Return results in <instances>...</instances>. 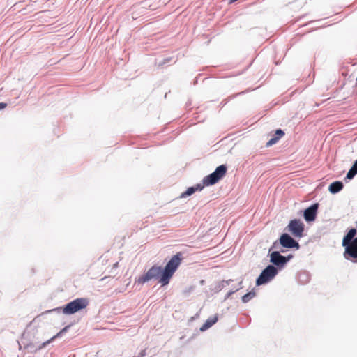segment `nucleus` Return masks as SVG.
<instances>
[{"mask_svg": "<svg viewBox=\"0 0 357 357\" xmlns=\"http://www.w3.org/2000/svg\"><path fill=\"white\" fill-rule=\"evenodd\" d=\"M181 253L174 255L164 268L161 266H153L145 274L138 278V283L144 284L151 280H158L162 286L168 284L170 279L181 264Z\"/></svg>", "mask_w": 357, "mask_h": 357, "instance_id": "obj_1", "label": "nucleus"}, {"mask_svg": "<svg viewBox=\"0 0 357 357\" xmlns=\"http://www.w3.org/2000/svg\"><path fill=\"white\" fill-rule=\"evenodd\" d=\"M89 305V301L85 298H76L62 307L56 309L57 311H61L64 314H73L82 309H84Z\"/></svg>", "mask_w": 357, "mask_h": 357, "instance_id": "obj_2", "label": "nucleus"}, {"mask_svg": "<svg viewBox=\"0 0 357 357\" xmlns=\"http://www.w3.org/2000/svg\"><path fill=\"white\" fill-rule=\"evenodd\" d=\"M226 172V165H221L218 166L213 173L204 178L203 184L206 186L215 184L225 176Z\"/></svg>", "mask_w": 357, "mask_h": 357, "instance_id": "obj_3", "label": "nucleus"}, {"mask_svg": "<svg viewBox=\"0 0 357 357\" xmlns=\"http://www.w3.org/2000/svg\"><path fill=\"white\" fill-rule=\"evenodd\" d=\"M278 274V268L273 265L267 266L256 280L257 285H262L270 282Z\"/></svg>", "mask_w": 357, "mask_h": 357, "instance_id": "obj_4", "label": "nucleus"}, {"mask_svg": "<svg viewBox=\"0 0 357 357\" xmlns=\"http://www.w3.org/2000/svg\"><path fill=\"white\" fill-rule=\"evenodd\" d=\"M288 231H290L295 237L301 238L303 236L304 231V224L297 219L290 221L287 226Z\"/></svg>", "mask_w": 357, "mask_h": 357, "instance_id": "obj_5", "label": "nucleus"}, {"mask_svg": "<svg viewBox=\"0 0 357 357\" xmlns=\"http://www.w3.org/2000/svg\"><path fill=\"white\" fill-rule=\"evenodd\" d=\"M280 243L282 247L286 248H296L298 250L300 247L299 243L288 234H283L281 235L280 238Z\"/></svg>", "mask_w": 357, "mask_h": 357, "instance_id": "obj_6", "label": "nucleus"}, {"mask_svg": "<svg viewBox=\"0 0 357 357\" xmlns=\"http://www.w3.org/2000/svg\"><path fill=\"white\" fill-rule=\"evenodd\" d=\"M269 256L270 261L279 268H283L287 264L284 256L282 255L280 251H273L269 253Z\"/></svg>", "mask_w": 357, "mask_h": 357, "instance_id": "obj_7", "label": "nucleus"}, {"mask_svg": "<svg viewBox=\"0 0 357 357\" xmlns=\"http://www.w3.org/2000/svg\"><path fill=\"white\" fill-rule=\"evenodd\" d=\"M344 247L345 252L344 255L347 259H349L350 257L357 259V237L351 243H348Z\"/></svg>", "mask_w": 357, "mask_h": 357, "instance_id": "obj_8", "label": "nucleus"}, {"mask_svg": "<svg viewBox=\"0 0 357 357\" xmlns=\"http://www.w3.org/2000/svg\"><path fill=\"white\" fill-rule=\"evenodd\" d=\"M319 204L315 203L304 211L303 216L307 222L314 221L316 218Z\"/></svg>", "mask_w": 357, "mask_h": 357, "instance_id": "obj_9", "label": "nucleus"}, {"mask_svg": "<svg viewBox=\"0 0 357 357\" xmlns=\"http://www.w3.org/2000/svg\"><path fill=\"white\" fill-rule=\"evenodd\" d=\"M344 187V184L342 181H334L330 184L328 190L332 194H336L341 191Z\"/></svg>", "mask_w": 357, "mask_h": 357, "instance_id": "obj_10", "label": "nucleus"}, {"mask_svg": "<svg viewBox=\"0 0 357 357\" xmlns=\"http://www.w3.org/2000/svg\"><path fill=\"white\" fill-rule=\"evenodd\" d=\"M356 234V229L354 228L351 229L343 238L342 246H346L348 243H351L355 238L354 236Z\"/></svg>", "mask_w": 357, "mask_h": 357, "instance_id": "obj_11", "label": "nucleus"}, {"mask_svg": "<svg viewBox=\"0 0 357 357\" xmlns=\"http://www.w3.org/2000/svg\"><path fill=\"white\" fill-rule=\"evenodd\" d=\"M218 319V315L216 314L213 317H209L205 323L202 326L200 330L204 331L215 324Z\"/></svg>", "mask_w": 357, "mask_h": 357, "instance_id": "obj_12", "label": "nucleus"}, {"mask_svg": "<svg viewBox=\"0 0 357 357\" xmlns=\"http://www.w3.org/2000/svg\"><path fill=\"white\" fill-rule=\"evenodd\" d=\"M70 328V326H66V327H64L61 331H59L56 335H55L54 336H53L52 338H50V340H48L47 341L43 342L41 346L39 347V349H43L44 347H45L48 344H50V342H52L54 339L57 338V337H59L61 334L66 333L68 331V328Z\"/></svg>", "mask_w": 357, "mask_h": 357, "instance_id": "obj_13", "label": "nucleus"}, {"mask_svg": "<svg viewBox=\"0 0 357 357\" xmlns=\"http://www.w3.org/2000/svg\"><path fill=\"white\" fill-rule=\"evenodd\" d=\"M203 186L201 184H197L195 187H190L187 190L181 194V197H186L192 195L197 190H201Z\"/></svg>", "mask_w": 357, "mask_h": 357, "instance_id": "obj_14", "label": "nucleus"}, {"mask_svg": "<svg viewBox=\"0 0 357 357\" xmlns=\"http://www.w3.org/2000/svg\"><path fill=\"white\" fill-rule=\"evenodd\" d=\"M356 174H357V160L355 161L352 167L347 172L345 178L349 180L352 179L356 176Z\"/></svg>", "mask_w": 357, "mask_h": 357, "instance_id": "obj_15", "label": "nucleus"}, {"mask_svg": "<svg viewBox=\"0 0 357 357\" xmlns=\"http://www.w3.org/2000/svg\"><path fill=\"white\" fill-rule=\"evenodd\" d=\"M255 296V292L254 291H251L246 294H245L242 297V301L244 303H246L249 302L252 298H253Z\"/></svg>", "mask_w": 357, "mask_h": 357, "instance_id": "obj_16", "label": "nucleus"}, {"mask_svg": "<svg viewBox=\"0 0 357 357\" xmlns=\"http://www.w3.org/2000/svg\"><path fill=\"white\" fill-rule=\"evenodd\" d=\"M284 135V132L281 129H278L275 131L274 138H276L278 141Z\"/></svg>", "mask_w": 357, "mask_h": 357, "instance_id": "obj_17", "label": "nucleus"}, {"mask_svg": "<svg viewBox=\"0 0 357 357\" xmlns=\"http://www.w3.org/2000/svg\"><path fill=\"white\" fill-rule=\"evenodd\" d=\"M233 280H222L220 284L218 285V289H222L224 287H225L226 285H229L230 284V283L232 282Z\"/></svg>", "mask_w": 357, "mask_h": 357, "instance_id": "obj_18", "label": "nucleus"}, {"mask_svg": "<svg viewBox=\"0 0 357 357\" xmlns=\"http://www.w3.org/2000/svg\"><path fill=\"white\" fill-rule=\"evenodd\" d=\"M241 284H242V281H241V282H239V285H241ZM241 288H242V287H241V286H240L238 288H237V289H234V290L229 291L227 294V295H226V296H225V299H227L228 298H229V297H230L233 294H234L235 292H236L237 291H238V290H239L240 289H241Z\"/></svg>", "mask_w": 357, "mask_h": 357, "instance_id": "obj_19", "label": "nucleus"}, {"mask_svg": "<svg viewBox=\"0 0 357 357\" xmlns=\"http://www.w3.org/2000/svg\"><path fill=\"white\" fill-rule=\"evenodd\" d=\"M278 141L276 139V138H274L273 137H271V139L266 143V146L269 147L273 146V144H276Z\"/></svg>", "mask_w": 357, "mask_h": 357, "instance_id": "obj_20", "label": "nucleus"}, {"mask_svg": "<svg viewBox=\"0 0 357 357\" xmlns=\"http://www.w3.org/2000/svg\"><path fill=\"white\" fill-rule=\"evenodd\" d=\"M284 259L287 260V263L291 259L293 258V255H289L287 257L284 256Z\"/></svg>", "mask_w": 357, "mask_h": 357, "instance_id": "obj_21", "label": "nucleus"}, {"mask_svg": "<svg viewBox=\"0 0 357 357\" xmlns=\"http://www.w3.org/2000/svg\"><path fill=\"white\" fill-rule=\"evenodd\" d=\"M7 106L6 103L1 102L0 103V109H4Z\"/></svg>", "mask_w": 357, "mask_h": 357, "instance_id": "obj_22", "label": "nucleus"}, {"mask_svg": "<svg viewBox=\"0 0 357 357\" xmlns=\"http://www.w3.org/2000/svg\"><path fill=\"white\" fill-rule=\"evenodd\" d=\"M168 61H169V59H165V61H164V62H163V63H167Z\"/></svg>", "mask_w": 357, "mask_h": 357, "instance_id": "obj_23", "label": "nucleus"}, {"mask_svg": "<svg viewBox=\"0 0 357 357\" xmlns=\"http://www.w3.org/2000/svg\"><path fill=\"white\" fill-rule=\"evenodd\" d=\"M273 247L276 248L277 247V243H274Z\"/></svg>", "mask_w": 357, "mask_h": 357, "instance_id": "obj_24", "label": "nucleus"}, {"mask_svg": "<svg viewBox=\"0 0 357 357\" xmlns=\"http://www.w3.org/2000/svg\"><path fill=\"white\" fill-rule=\"evenodd\" d=\"M302 275L306 276V275H305V273H303V274H300V275H299V278H301Z\"/></svg>", "mask_w": 357, "mask_h": 357, "instance_id": "obj_25", "label": "nucleus"}]
</instances>
